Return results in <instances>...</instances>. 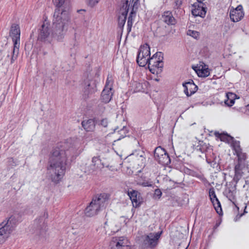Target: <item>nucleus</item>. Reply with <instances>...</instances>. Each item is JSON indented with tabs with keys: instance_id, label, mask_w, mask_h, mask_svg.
<instances>
[{
	"instance_id": "nucleus-1",
	"label": "nucleus",
	"mask_w": 249,
	"mask_h": 249,
	"mask_svg": "<svg viewBox=\"0 0 249 249\" xmlns=\"http://www.w3.org/2000/svg\"><path fill=\"white\" fill-rule=\"evenodd\" d=\"M86 145L83 138L68 140L57 144L52 151L47 167V174L52 181L58 183L65 174L68 163L67 151L70 150L75 155L81 153Z\"/></svg>"
},
{
	"instance_id": "nucleus-2",
	"label": "nucleus",
	"mask_w": 249,
	"mask_h": 249,
	"mask_svg": "<svg viewBox=\"0 0 249 249\" xmlns=\"http://www.w3.org/2000/svg\"><path fill=\"white\" fill-rule=\"evenodd\" d=\"M70 24V17L67 10L62 12L54 11L53 19V30L50 29L49 22L45 19L39 29L38 39L41 41H50L52 37L61 40Z\"/></svg>"
},
{
	"instance_id": "nucleus-3",
	"label": "nucleus",
	"mask_w": 249,
	"mask_h": 249,
	"mask_svg": "<svg viewBox=\"0 0 249 249\" xmlns=\"http://www.w3.org/2000/svg\"><path fill=\"white\" fill-rule=\"evenodd\" d=\"M107 205V195L100 194L93 198L89 205L85 209V214L89 217L94 216L97 214L100 211L104 210Z\"/></svg>"
},
{
	"instance_id": "nucleus-4",
	"label": "nucleus",
	"mask_w": 249,
	"mask_h": 249,
	"mask_svg": "<svg viewBox=\"0 0 249 249\" xmlns=\"http://www.w3.org/2000/svg\"><path fill=\"white\" fill-rule=\"evenodd\" d=\"M20 29L18 25L13 24L12 25L10 31V36L12 38L14 43V46L12 50V56L10 58L11 63H13L14 59L16 58L19 52V48L20 46Z\"/></svg>"
},
{
	"instance_id": "nucleus-5",
	"label": "nucleus",
	"mask_w": 249,
	"mask_h": 249,
	"mask_svg": "<svg viewBox=\"0 0 249 249\" xmlns=\"http://www.w3.org/2000/svg\"><path fill=\"white\" fill-rule=\"evenodd\" d=\"M162 59V54L160 52L156 53L150 57L147 64L151 73L158 74L162 71L163 66Z\"/></svg>"
},
{
	"instance_id": "nucleus-6",
	"label": "nucleus",
	"mask_w": 249,
	"mask_h": 249,
	"mask_svg": "<svg viewBox=\"0 0 249 249\" xmlns=\"http://www.w3.org/2000/svg\"><path fill=\"white\" fill-rule=\"evenodd\" d=\"M236 153L238 157V162L234 167V178L239 180L242 177L243 170L246 166L245 163L246 156L244 153L240 152L239 147L236 149Z\"/></svg>"
},
{
	"instance_id": "nucleus-7",
	"label": "nucleus",
	"mask_w": 249,
	"mask_h": 249,
	"mask_svg": "<svg viewBox=\"0 0 249 249\" xmlns=\"http://www.w3.org/2000/svg\"><path fill=\"white\" fill-rule=\"evenodd\" d=\"M18 221L16 217L11 216L7 219L1 223V236L7 238L17 226Z\"/></svg>"
},
{
	"instance_id": "nucleus-8",
	"label": "nucleus",
	"mask_w": 249,
	"mask_h": 249,
	"mask_svg": "<svg viewBox=\"0 0 249 249\" xmlns=\"http://www.w3.org/2000/svg\"><path fill=\"white\" fill-rule=\"evenodd\" d=\"M150 55V49L147 44L141 46L137 55V62L140 67L145 66L148 63Z\"/></svg>"
},
{
	"instance_id": "nucleus-9",
	"label": "nucleus",
	"mask_w": 249,
	"mask_h": 249,
	"mask_svg": "<svg viewBox=\"0 0 249 249\" xmlns=\"http://www.w3.org/2000/svg\"><path fill=\"white\" fill-rule=\"evenodd\" d=\"M113 80L111 76H107L105 87L102 92L101 100L105 103H108L111 99L113 94Z\"/></svg>"
},
{
	"instance_id": "nucleus-10",
	"label": "nucleus",
	"mask_w": 249,
	"mask_h": 249,
	"mask_svg": "<svg viewBox=\"0 0 249 249\" xmlns=\"http://www.w3.org/2000/svg\"><path fill=\"white\" fill-rule=\"evenodd\" d=\"M111 249H130V243L124 237H113L110 243Z\"/></svg>"
},
{
	"instance_id": "nucleus-11",
	"label": "nucleus",
	"mask_w": 249,
	"mask_h": 249,
	"mask_svg": "<svg viewBox=\"0 0 249 249\" xmlns=\"http://www.w3.org/2000/svg\"><path fill=\"white\" fill-rule=\"evenodd\" d=\"M154 157L159 163L166 165L170 163V159L164 149L160 146L157 147L154 151Z\"/></svg>"
},
{
	"instance_id": "nucleus-12",
	"label": "nucleus",
	"mask_w": 249,
	"mask_h": 249,
	"mask_svg": "<svg viewBox=\"0 0 249 249\" xmlns=\"http://www.w3.org/2000/svg\"><path fill=\"white\" fill-rule=\"evenodd\" d=\"M131 0H122V6L120 9L121 15L118 18V26L120 28H123L126 19Z\"/></svg>"
},
{
	"instance_id": "nucleus-13",
	"label": "nucleus",
	"mask_w": 249,
	"mask_h": 249,
	"mask_svg": "<svg viewBox=\"0 0 249 249\" xmlns=\"http://www.w3.org/2000/svg\"><path fill=\"white\" fill-rule=\"evenodd\" d=\"M191 11L194 16L201 18H204L206 13V8L204 7V3L202 2L198 1L193 4Z\"/></svg>"
},
{
	"instance_id": "nucleus-14",
	"label": "nucleus",
	"mask_w": 249,
	"mask_h": 249,
	"mask_svg": "<svg viewBox=\"0 0 249 249\" xmlns=\"http://www.w3.org/2000/svg\"><path fill=\"white\" fill-rule=\"evenodd\" d=\"M244 13L241 5H238L236 8L231 10L230 17L233 22H238L244 17Z\"/></svg>"
},
{
	"instance_id": "nucleus-15",
	"label": "nucleus",
	"mask_w": 249,
	"mask_h": 249,
	"mask_svg": "<svg viewBox=\"0 0 249 249\" xmlns=\"http://www.w3.org/2000/svg\"><path fill=\"white\" fill-rule=\"evenodd\" d=\"M161 232L156 233H150L145 236L144 240L145 245L153 247L157 245L158 240L160 238Z\"/></svg>"
},
{
	"instance_id": "nucleus-16",
	"label": "nucleus",
	"mask_w": 249,
	"mask_h": 249,
	"mask_svg": "<svg viewBox=\"0 0 249 249\" xmlns=\"http://www.w3.org/2000/svg\"><path fill=\"white\" fill-rule=\"evenodd\" d=\"M183 86L184 87V92L188 97L194 94L198 89L197 86L195 84L193 80L183 84Z\"/></svg>"
},
{
	"instance_id": "nucleus-17",
	"label": "nucleus",
	"mask_w": 249,
	"mask_h": 249,
	"mask_svg": "<svg viewBox=\"0 0 249 249\" xmlns=\"http://www.w3.org/2000/svg\"><path fill=\"white\" fill-rule=\"evenodd\" d=\"M53 2L57 7L55 11L57 9L60 10L61 12L65 10H67L70 17V2L69 0H53Z\"/></svg>"
},
{
	"instance_id": "nucleus-18",
	"label": "nucleus",
	"mask_w": 249,
	"mask_h": 249,
	"mask_svg": "<svg viewBox=\"0 0 249 249\" xmlns=\"http://www.w3.org/2000/svg\"><path fill=\"white\" fill-rule=\"evenodd\" d=\"M139 0H131L130 1H131V7H132V10L130 13L129 16L127 20V26L128 28L127 30L129 32L130 31L131 28L133 24V17H135V9H137V6L138 4V2ZM131 2H130V3Z\"/></svg>"
},
{
	"instance_id": "nucleus-19",
	"label": "nucleus",
	"mask_w": 249,
	"mask_h": 249,
	"mask_svg": "<svg viewBox=\"0 0 249 249\" xmlns=\"http://www.w3.org/2000/svg\"><path fill=\"white\" fill-rule=\"evenodd\" d=\"M129 196L133 204V207H137L139 206L141 204V200L140 199V196L138 192L136 191H132L128 192Z\"/></svg>"
},
{
	"instance_id": "nucleus-20",
	"label": "nucleus",
	"mask_w": 249,
	"mask_h": 249,
	"mask_svg": "<svg viewBox=\"0 0 249 249\" xmlns=\"http://www.w3.org/2000/svg\"><path fill=\"white\" fill-rule=\"evenodd\" d=\"M162 20L168 25H174L176 23V19L171 12L167 11L162 15Z\"/></svg>"
},
{
	"instance_id": "nucleus-21",
	"label": "nucleus",
	"mask_w": 249,
	"mask_h": 249,
	"mask_svg": "<svg viewBox=\"0 0 249 249\" xmlns=\"http://www.w3.org/2000/svg\"><path fill=\"white\" fill-rule=\"evenodd\" d=\"M194 70L199 77H206L210 75V71L208 67L206 65L204 66L200 65L199 67H196Z\"/></svg>"
},
{
	"instance_id": "nucleus-22",
	"label": "nucleus",
	"mask_w": 249,
	"mask_h": 249,
	"mask_svg": "<svg viewBox=\"0 0 249 249\" xmlns=\"http://www.w3.org/2000/svg\"><path fill=\"white\" fill-rule=\"evenodd\" d=\"M82 125L86 131H93L95 126V121L91 119L84 120L82 122Z\"/></svg>"
},
{
	"instance_id": "nucleus-23",
	"label": "nucleus",
	"mask_w": 249,
	"mask_h": 249,
	"mask_svg": "<svg viewBox=\"0 0 249 249\" xmlns=\"http://www.w3.org/2000/svg\"><path fill=\"white\" fill-rule=\"evenodd\" d=\"M143 89V85L142 83L137 81H131L129 90L132 92L141 91Z\"/></svg>"
},
{
	"instance_id": "nucleus-24",
	"label": "nucleus",
	"mask_w": 249,
	"mask_h": 249,
	"mask_svg": "<svg viewBox=\"0 0 249 249\" xmlns=\"http://www.w3.org/2000/svg\"><path fill=\"white\" fill-rule=\"evenodd\" d=\"M104 166L101 160L97 157H94L92 159V163L90 165L91 168L93 170H97L101 169Z\"/></svg>"
},
{
	"instance_id": "nucleus-25",
	"label": "nucleus",
	"mask_w": 249,
	"mask_h": 249,
	"mask_svg": "<svg viewBox=\"0 0 249 249\" xmlns=\"http://www.w3.org/2000/svg\"><path fill=\"white\" fill-rule=\"evenodd\" d=\"M95 87L94 84H91L89 81L85 83L84 95L85 98L88 97L89 94L94 93L95 91Z\"/></svg>"
},
{
	"instance_id": "nucleus-26",
	"label": "nucleus",
	"mask_w": 249,
	"mask_h": 249,
	"mask_svg": "<svg viewBox=\"0 0 249 249\" xmlns=\"http://www.w3.org/2000/svg\"><path fill=\"white\" fill-rule=\"evenodd\" d=\"M227 99L225 100V104L229 107H231L234 104V100L238 98L236 94L232 92H228L226 94Z\"/></svg>"
},
{
	"instance_id": "nucleus-27",
	"label": "nucleus",
	"mask_w": 249,
	"mask_h": 249,
	"mask_svg": "<svg viewBox=\"0 0 249 249\" xmlns=\"http://www.w3.org/2000/svg\"><path fill=\"white\" fill-rule=\"evenodd\" d=\"M215 136L223 142H229L230 140H232L233 138L225 133H220L218 131H215L214 133Z\"/></svg>"
},
{
	"instance_id": "nucleus-28",
	"label": "nucleus",
	"mask_w": 249,
	"mask_h": 249,
	"mask_svg": "<svg viewBox=\"0 0 249 249\" xmlns=\"http://www.w3.org/2000/svg\"><path fill=\"white\" fill-rule=\"evenodd\" d=\"M211 201L217 213L219 215L221 214L222 213V210L220 203L218 198L214 199L213 200H211Z\"/></svg>"
},
{
	"instance_id": "nucleus-29",
	"label": "nucleus",
	"mask_w": 249,
	"mask_h": 249,
	"mask_svg": "<svg viewBox=\"0 0 249 249\" xmlns=\"http://www.w3.org/2000/svg\"><path fill=\"white\" fill-rule=\"evenodd\" d=\"M118 130V128H116L115 130H114V132L116 133V132H118L119 134L121 135V138H124V137L126 136L127 133H128V130L127 129V128L124 126L123 127V128L122 129H121L120 130Z\"/></svg>"
},
{
	"instance_id": "nucleus-30",
	"label": "nucleus",
	"mask_w": 249,
	"mask_h": 249,
	"mask_svg": "<svg viewBox=\"0 0 249 249\" xmlns=\"http://www.w3.org/2000/svg\"><path fill=\"white\" fill-rule=\"evenodd\" d=\"M144 153L143 152H142V154L139 155V154H138L137 155L135 156V159L138 160H140V161L138 162V165L142 166V164H144V161L145 160V159L144 157Z\"/></svg>"
},
{
	"instance_id": "nucleus-31",
	"label": "nucleus",
	"mask_w": 249,
	"mask_h": 249,
	"mask_svg": "<svg viewBox=\"0 0 249 249\" xmlns=\"http://www.w3.org/2000/svg\"><path fill=\"white\" fill-rule=\"evenodd\" d=\"M187 35L191 36L195 39H197L199 36V33L191 30H189L187 32Z\"/></svg>"
},
{
	"instance_id": "nucleus-32",
	"label": "nucleus",
	"mask_w": 249,
	"mask_h": 249,
	"mask_svg": "<svg viewBox=\"0 0 249 249\" xmlns=\"http://www.w3.org/2000/svg\"><path fill=\"white\" fill-rule=\"evenodd\" d=\"M209 196L211 200H213L214 199L217 198L215 193L214 190L213 188L209 190Z\"/></svg>"
},
{
	"instance_id": "nucleus-33",
	"label": "nucleus",
	"mask_w": 249,
	"mask_h": 249,
	"mask_svg": "<svg viewBox=\"0 0 249 249\" xmlns=\"http://www.w3.org/2000/svg\"><path fill=\"white\" fill-rule=\"evenodd\" d=\"M88 5L91 7H93L95 5H96L100 0H87Z\"/></svg>"
},
{
	"instance_id": "nucleus-34",
	"label": "nucleus",
	"mask_w": 249,
	"mask_h": 249,
	"mask_svg": "<svg viewBox=\"0 0 249 249\" xmlns=\"http://www.w3.org/2000/svg\"><path fill=\"white\" fill-rule=\"evenodd\" d=\"M161 195H162V193L160 189H157L155 190V192H154V196L155 198H160V196H161Z\"/></svg>"
},
{
	"instance_id": "nucleus-35",
	"label": "nucleus",
	"mask_w": 249,
	"mask_h": 249,
	"mask_svg": "<svg viewBox=\"0 0 249 249\" xmlns=\"http://www.w3.org/2000/svg\"><path fill=\"white\" fill-rule=\"evenodd\" d=\"M108 124V121L107 119H103L101 121L100 124L103 126L106 127Z\"/></svg>"
},
{
	"instance_id": "nucleus-36",
	"label": "nucleus",
	"mask_w": 249,
	"mask_h": 249,
	"mask_svg": "<svg viewBox=\"0 0 249 249\" xmlns=\"http://www.w3.org/2000/svg\"><path fill=\"white\" fill-rule=\"evenodd\" d=\"M141 185L143 187H151L152 186V182L148 181L142 182Z\"/></svg>"
},
{
	"instance_id": "nucleus-37",
	"label": "nucleus",
	"mask_w": 249,
	"mask_h": 249,
	"mask_svg": "<svg viewBox=\"0 0 249 249\" xmlns=\"http://www.w3.org/2000/svg\"><path fill=\"white\" fill-rule=\"evenodd\" d=\"M183 0H175L176 6L177 8H179L182 4Z\"/></svg>"
},
{
	"instance_id": "nucleus-38",
	"label": "nucleus",
	"mask_w": 249,
	"mask_h": 249,
	"mask_svg": "<svg viewBox=\"0 0 249 249\" xmlns=\"http://www.w3.org/2000/svg\"><path fill=\"white\" fill-rule=\"evenodd\" d=\"M233 148L234 149V150L236 151V149H237L238 148V147H239V149H240V151L241 153H242L241 152V149L240 148V145H239V142H235L233 144Z\"/></svg>"
},
{
	"instance_id": "nucleus-39",
	"label": "nucleus",
	"mask_w": 249,
	"mask_h": 249,
	"mask_svg": "<svg viewBox=\"0 0 249 249\" xmlns=\"http://www.w3.org/2000/svg\"><path fill=\"white\" fill-rule=\"evenodd\" d=\"M245 113L249 115V110H246V111L245 112Z\"/></svg>"
},
{
	"instance_id": "nucleus-40",
	"label": "nucleus",
	"mask_w": 249,
	"mask_h": 249,
	"mask_svg": "<svg viewBox=\"0 0 249 249\" xmlns=\"http://www.w3.org/2000/svg\"><path fill=\"white\" fill-rule=\"evenodd\" d=\"M82 11H85V10H82V9H81V10H78V11H77V12H78V13H79V12H82Z\"/></svg>"
},
{
	"instance_id": "nucleus-41",
	"label": "nucleus",
	"mask_w": 249,
	"mask_h": 249,
	"mask_svg": "<svg viewBox=\"0 0 249 249\" xmlns=\"http://www.w3.org/2000/svg\"><path fill=\"white\" fill-rule=\"evenodd\" d=\"M10 56L9 54L7 55V57H9Z\"/></svg>"
},
{
	"instance_id": "nucleus-42",
	"label": "nucleus",
	"mask_w": 249,
	"mask_h": 249,
	"mask_svg": "<svg viewBox=\"0 0 249 249\" xmlns=\"http://www.w3.org/2000/svg\"><path fill=\"white\" fill-rule=\"evenodd\" d=\"M10 160H11V161H13V159H10Z\"/></svg>"
}]
</instances>
